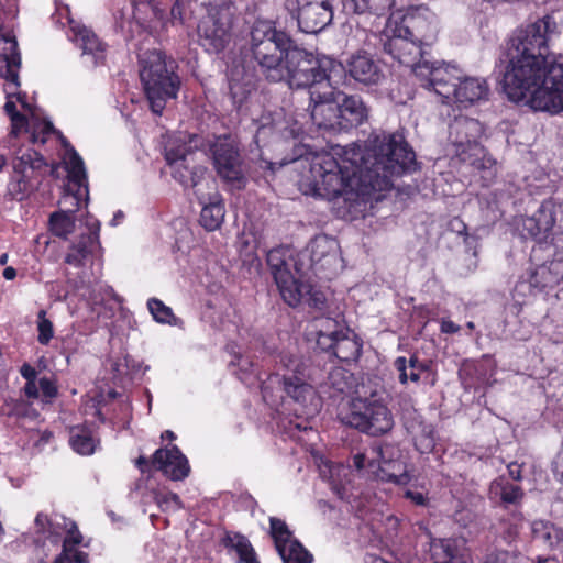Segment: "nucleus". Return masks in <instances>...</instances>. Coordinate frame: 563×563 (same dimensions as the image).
Wrapping results in <instances>:
<instances>
[{
	"instance_id": "f257e3e1",
	"label": "nucleus",
	"mask_w": 563,
	"mask_h": 563,
	"mask_svg": "<svg viewBox=\"0 0 563 563\" xmlns=\"http://www.w3.org/2000/svg\"><path fill=\"white\" fill-rule=\"evenodd\" d=\"M295 161L309 166L310 191L327 200L342 199L349 213L366 203L373 191L388 190L393 178L416 169V155L399 133L372 134L364 145L314 151L295 146Z\"/></svg>"
},
{
	"instance_id": "f03ea898",
	"label": "nucleus",
	"mask_w": 563,
	"mask_h": 563,
	"mask_svg": "<svg viewBox=\"0 0 563 563\" xmlns=\"http://www.w3.org/2000/svg\"><path fill=\"white\" fill-rule=\"evenodd\" d=\"M556 30L550 15L538 19L514 32L507 42V66L503 76V90L514 102L531 99L561 54L550 51L549 37Z\"/></svg>"
},
{
	"instance_id": "7ed1b4c3",
	"label": "nucleus",
	"mask_w": 563,
	"mask_h": 563,
	"mask_svg": "<svg viewBox=\"0 0 563 563\" xmlns=\"http://www.w3.org/2000/svg\"><path fill=\"white\" fill-rule=\"evenodd\" d=\"M0 42L5 45L3 53L0 54V76L7 80L8 100L4 110L11 119V135L15 137L25 135V139L32 144H44L49 136L55 134L60 139L63 135L55 130L53 123L30 108L24 100L25 95L16 93L20 86L21 57L15 38L3 35L0 37Z\"/></svg>"
},
{
	"instance_id": "20e7f679",
	"label": "nucleus",
	"mask_w": 563,
	"mask_h": 563,
	"mask_svg": "<svg viewBox=\"0 0 563 563\" xmlns=\"http://www.w3.org/2000/svg\"><path fill=\"white\" fill-rule=\"evenodd\" d=\"M416 71L421 86L433 90L443 103L468 108L488 99L489 88L486 80L465 76L457 66L444 63L426 64Z\"/></svg>"
},
{
	"instance_id": "39448f33",
	"label": "nucleus",
	"mask_w": 563,
	"mask_h": 563,
	"mask_svg": "<svg viewBox=\"0 0 563 563\" xmlns=\"http://www.w3.org/2000/svg\"><path fill=\"white\" fill-rule=\"evenodd\" d=\"M140 78L151 110L162 114L166 102L176 99L180 79L175 73L176 63L161 51H147L140 55Z\"/></svg>"
},
{
	"instance_id": "423d86ee",
	"label": "nucleus",
	"mask_w": 563,
	"mask_h": 563,
	"mask_svg": "<svg viewBox=\"0 0 563 563\" xmlns=\"http://www.w3.org/2000/svg\"><path fill=\"white\" fill-rule=\"evenodd\" d=\"M34 541L37 544L49 542L57 545L63 539L62 553L54 563H88V553L77 549L82 544L84 537L71 519L58 512H38L32 527Z\"/></svg>"
},
{
	"instance_id": "0eeeda50",
	"label": "nucleus",
	"mask_w": 563,
	"mask_h": 563,
	"mask_svg": "<svg viewBox=\"0 0 563 563\" xmlns=\"http://www.w3.org/2000/svg\"><path fill=\"white\" fill-rule=\"evenodd\" d=\"M339 66L335 59L314 56L295 44L280 66V78L273 81H286L291 88L318 90L329 84L331 73Z\"/></svg>"
},
{
	"instance_id": "6e6552de",
	"label": "nucleus",
	"mask_w": 563,
	"mask_h": 563,
	"mask_svg": "<svg viewBox=\"0 0 563 563\" xmlns=\"http://www.w3.org/2000/svg\"><path fill=\"white\" fill-rule=\"evenodd\" d=\"M295 42L271 21H256L251 31V53L261 73L269 81L282 76L280 66Z\"/></svg>"
},
{
	"instance_id": "1a4fd4ad",
	"label": "nucleus",
	"mask_w": 563,
	"mask_h": 563,
	"mask_svg": "<svg viewBox=\"0 0 563 563\" xmlns=\"http://www.w3.org/2000/svg\"><path fill=\"white\" fill-rule=\"evenodd\" d=\"M277 363L279 371L284 373L273 375L269 382L282 384L285 394L300 407L308 409V413L316 411L319 405L316 382L306 363L290 353H282Z\"/></svg>"
},
{
	"instance_id": "9d476101",
	"label": "nucleus",
	"mask_w": 563,
	"mask_h": 563,
	"mask_svg": "<svg viewBox=\"0 0 563 563\" xmlns=\"http://www.w3.org/2000/svg\"><path fill=\"white\" fill-rule=\"evenodd\" d=\"M200 137L186 133L168 140L165 146V159L172 167L174 179L184 187H197L203 179L206 168L200 165L192 164L194 150L198 148Z\"/></svg>"
},
{
	"instance_id": "9b49d317",
	"label": "nucleus",
	"mask_w": 563,
	"mask_h": 563,
	"mask_svg": "<svg viewBox=\"0 0 563 563\" xmlns=\"http://www.w3.org/2000/svg\"><path fill=\"white\" fill-rule=\"evenodd\" d=\"M340 419L344 424L372 435L384 434L394 426L389 409L374 395L353 399L349 409L340 413Z\"/></svg>"
},
{
	"instance_id": "f8f14e48",
	"label": "nucleus",
	"mask_w": 563,
	"mask_h": 563,
	"mask_svg": "<svg viewBox=\"0 0 563 563\" xmlns=\"http://www.w3.org/2000/svg\"><path fill=\"white\" fill-rule=\"evenodd\" d=\"M483 134V126L476 119L461 117L450 124V139L454 146L455 155L461 162L476 169L487 168L490 163L486 158L484 147L478 139Z\"/></svg>"
},
{
	"instance_id": "ddd939ff",
	"label": "nucleus",
	"mask_w": 563,
	"mask_h": 563,
	"mask_svg": "<svg viewBox=\"0 0 563 563\" xmlns=\"http://www.w3.org/2000/svg\"><path fill=\"white\" fill-rule=\"evenodd\" d=\"M64 146L63 164L67 172V183L59 200L63 211L75 214L81 205L87 206L89 199L88 179L85 164L74 147L60 136Z\"/></svg>"
},
{
	"instance_id": "4468645a",
	"label": "nucleus",
	"mask_w": 563,
	"mask_h": 563,
	"mask_svg": "<svg viewBox=\"0 0 563 563\" xmlns=\"http://www.w3.org/2000/svg\"><path fill=\"white\" fill-rule=\"evenodd\" d=\"M385 35L387 40L384 43V51L399 64L410 67L418 78L417 68L421 65L430 64L427 60L420 62L423 54V45L409 34L400 32L399 26L396 25L395 18H390L387 21Z\"/></svg>"
},
{
	"instance_id": "2eb2a0df",
	"label": "nucleus",
	"mask_w": 563,
	"mask_h": 563,
	"mask_svg": "<svg viewBox=\"0 0 563 563\" xmlns=\"http://www.w3.org/2000/svg\"><path fill=\"white\" fill-rule=\"evenodd\" d=\"M252 124L255 131L254 141L258 147L279 139H296L303 132L298 120L286 118L282 111L263 113L253 119Z\"/></svg>"
},
{
	"instance_id": "dca6fc26",
	"label": "nucleus",
	"mask_w": 563,
	"mask_h": 563,
	"mask_svg": "<svg viewBox=\"0 0 563 563\" xmlns=\"http://www.w3.org/2000/svg\"><path fill=\"white\" fill-rule=\"evenodd\" d=\"M552 63V69L527 104L536 111L558 114L563 112V56Z\"/></svg>"
},
{
	"instance_id": "f3484780",
	"label": "nucleus",
	"mask_w": 563,
	"mask_h": 563,
	"mask_svg": "<svg viewBox=\"0 0 563 563\" xmlns=\"http://www.w3.org/2000/svg\"><path fill=\"white\" fill-rule=\"evenodd\" d=\"M375 456H379V462L369 463L371 475L382 482H388L396 485H407L411 481L406 462L402 460L401 452L391 445L372 448Z\"/></svg>"
},
{
	"instance_id": "a211bd4d",
	"label": "nucleus",
	"mask_w": 563,
	"mask_h": 563,
	"mask_svg": "<svg viewBox=\"0 0 563 563\" xmlns=\"http://www.w3.org/2000/svg\"><path fill=\"white\" fill-rule=\"evenodd\" d=\"M396 25L400 32L409 34L423 46L431 45L439 33L435 13L424 5L409 8L399 20L396 19Z\"/></svg>"
},
{
	"instance_id": "6ab92c4d",
	"label": "nucleus",
	"mask_w": 563,
	"mask_h": 563,
	"mask_svg": "<svg viewBox=\"0 0 563 563\" xmlns=\"http://www.w3.org/2000/svg\"><path fill=\"white\" fill-rule=\"evenodd\" d=\"M267 264L284 301L290 307L298 306L302 295L310 290L309 287L291 274L280 250L267 253Z\"/></svg>"
},
{
	"instance_id": "aec40b11",
	"label": "nucleus",
	"mask_w": 563,
	"mask_h": 563,
	"mask_svg": "<svg viewBox=\"0 0 563 563\" xmlns=\"http://www.w3.org/2000/svg\"><path fill=\"white\" fill-rule=\"evenodd\" d=\"M231 22L227 13L209 11L199 20V44L209 53H219L230 42Z\"/></svg>"
},
{
	"instance_id": "412c9836",
	"label": "nucleus",
	"mask_w": 563,
	"mask_h": 563,
	"mask_svg": "<svg viewBox=\"0 0 563 563\" xmlns=\"http://www.w3.org/2000/svg\"><path fill=\"white\" fill-rule=\"evenodd\" d=\"M310 117L319 129L340 131L339 102L330 82L310 91Z\"/></svg>"
},
{
	"instance_id": "4be33fe9",
	"label": "nucleus",
	"mask_w": 563,
	"mask_h": 563,
	"mask_svg": "<svg viewBox=\"0 0 563 563\" xmlns=\"http://www.w3.org/2000/svg\"><path fill=\"white\" fill-rule=\"evenodd\" d=\"M287 11L297 20L300 31L309 34L322 31L333 19L328 0H303L298 3V9Z\"/></svg>"
},
{
	"instance_id": "5701e85b",
	"label": "nucleus",
	"mask_w": 563,
	"mask_h": 563,
	"mask_svg": "<svg viewBox=\"0 0 563 563\" xmlns=\"http://www.w3.org/2000/svg\"><path fill=\"white\" fill-rule=\"evenodd\" d=\"M271 534L284 563H312V554L294 537L285 521L272 517Z\"/></svg>"
},
{
	"instance_id": "b1692460",
	"label": "nucleus",
	"mask_w": 563,
	"mask_h": 563,
	"mask_svg": "<svg viewBox=\"0 0 563 563\" xmlns=\"http://www.w3.org/2000/svg\"><path fill=\"white\" fill-rule=\"evenodd\" d=\"M214 167L221 178L229 183L242 179L240 155L229 137H219L211 145Z\"/></svg>"
},
{
	"instance_id": "393cba45",
	"label": "nucleus",
	"mask_w": 563,
	"mask_h": 563,
	"mask_svg": "<svg viewBox=\"0 0 563 563\" xmlns=\"http://www.w3.org/2000/svg\"><path fill=\"white\" fill-rule=\"evenodd\" d=\"M344 69L350 78L363 86H376L384 79L379 63L365 51L352 54L346 59Z\"/></svg>"
},
{
	"instance_id": "a878e982",
	"label": "nucleus",
	"mask_w": 563,
	"mask_h": 563,
	"mask_svg": "<svg viewBox=\"0 0 563 563\" xmlns=\"http://www.w3.org/2000/svg\"><path fill=\"white\" fill-rule=\"evenodd\" d=\"M556 223L555 208L552 201H543L530 217L522 219V230L538 242H548Z\"/></svg>"
},
{
	"instance_id": "bb28decb",
	"label": "nucleus",
	"mask_w": 563,
	"mask_h": 563,
	"mask_svg": "<svg viewBox=\"0 0 563 563\" xmlns=\"http://www.w3.org/2000/svg\"><path fill=\"white\" fill-rule=\"evenodd\" d=\"M153 464L173 481H181L190 472L187 457L176 445L156 450L153 455Z\"/></svg>"
},
{
	"instance_id": "cd10ccee",
	"label": "nucleus",
	"mask_w": 563,
	"mask_h": 563,
	"mask_svg": "<svg viewBox=\"0 0 563 563\" xmlns=\"http://www.w3.org/2000/svg\"><path fill=\"white\" fill-rule=\"evenodd\" d=\"M312 266L320 269H335L341 262L340 246L335 239L328 235H317L309 243Z\"/></svg>"
},
{
	"instance_id": "c85d7f7f",
	"label": "nucleus",
	"mask_w": 563,
	"mask_h": 563,
	"mask_svg": "<svg viewBox=\"0 0 563 563\" xmlns=\"http://www.w3.org/2000/svg\"><path fill=\"white\" fill-rule=\"evenodd\" d=\"M68 37L82 51V56L90 59L91 65L96 66L104 59L106 45L84 24H74Z\"/></svg>"
},
{
	"instance_id": "c756f323",
	"label": "nucleus",
	"mask_w": 563,
	"mask_h": 563,
	"mask_svg": "<svg viewBox=\"0 0 563 563\" xmlns=\"http://www.w3.org/2000/svg\"><path fill=\"white\" fill-rule=\"evenodd\" d=\"M340 108V130H347L363 123L367 117V109L363 101L355 97H344Z\"/></svg>"
},
{
	"instance_id": "7c9ffc66",
	"label": "nucleus",
	"mask_w": 563,
	"mask_h": 563,
	"mask_svg": "<svg viewBox=\"0 0 563 563\" xmlns=\"http://www.w3.org/2000/svg\"><path fill=\"white\" fill-rule=\"evenodd\" d=\"M394 367L398 372V379L401 385H407L409 382L419 383L422 373L430 369V363L419 360L413 354L409 358L398 356L394 361Z\"/></svg>"
},
{
	"instance_id": "2f4dec72",
	"label": "nucleus",
	"mask_w": 563,
	"mask_h": 563,
	"mask_svg": "<svg viewBox=\"0 0 563 563\" xmlns=\"http://www.w3.org/2000/svg\"><path fill=\"white\" fill-rule=\"evenodd\" d=\"M311 328L316 332L318 346L323 351H329L330 344L346 330L338 319L330 317L316 318Z\"/></svg>"
},
{
	"instance_id": "473e14b6",
	"label": "nucleus",
	"mask_w": 563,
	"mask_h": 563,
	"mask_svg": "<svg viewBox=\"0 0 563 563\" xmlns=\"http://www.w3.org/2000/svg\"><path fill=\"white\" fill-rule=\"evenodd\" d=\"M465 541L461 538L432 539L430 554L434 563H450L461 554Z\"/></svg>"
},
{
	"instance_id": "72a5a7b5",
	"label": "nucleus",
	"mask_w": 563,
	"mask_h": 563,
	"mask_svg": "<svg viewBox=\"0 0 563 563\" xmlns=\"http://www.w3.org/2000/svg\"><path fill=\"white\" fill-rule=\"evenodd\" d=\"M328 352L343 362L355 361L361 355L362 342L346 329L330 344Z\"/></svg>"
},
{
	"instance_id": "f704fd0d",
	"label": "nucleus",
	"mask_w": 563,
	"mask_h": 563,
	"mask_svg": "<svg viewBox=\"0 0 563 563\" xmlns=\"http://www.w3.org/2000/svg\"><path fill=\"white\" fill-rule=\"evenodd\" d=\"M523 497L519 485L510 483L505 476H498L489 485V498L505 505H516Z\"/></svg>"
},
{
	"instance_id": "c9c22d12",
	"label": "nucleus",
	"mask_w": 563,
	"mask_h": 563,
	"mask_svg": "<svg viewBox=\"0 0 563 563\" xmlns=\"http://www.w3.org/2000/svg\"><path fill=\"white\" fill-rule=\"evenodd\" d=\"M12 165L14 173L21 176L18 180V185L20 186L23 179L27 177L29 172L42 168L45 165V162L37 152L26 148L24 151L20 150L16 153Z\"/></svg>"
},
{
	"instance_id": "e433bc0d",
	"label": "nucleus",
	"mask_w": 563,
	"mask_h": 563,
	"mask_svg": "<svg viewBox=\"0 0 563 563\" xmlns=\"http://www.w3.org/2000/svg\"><path fill=\"white\" fill-rule=\"evenodd\" d=\"M342 4L347 13L380 15L395 4V0H343Z\"/></svg>"
},
{
	"instance_id": "4c0bfd02",
	"label": "nucleus",
	"mask_w": 563,
	"mask_h": 563,
	"mask_svg": "<svg viewBox=\"0 0 563 563\" xmlns=\"http://www.w3.org/2000/svg\"><path fill=\"white\" fill-rule=\"evenodd\" d=\"M69 444L80 455H90L95 452L98 441L90 429L84 426L70 428Z\"/></svg>"
},
{
	"instance_id": "58836bf2",
	"label": "nucleus",
	"mask_w": 563,
	"mask_h": 563,
	"mask_svg": "<svg viewBox=\"0 0 563 563\" xmlns=\"http://www.w3.org/2000/svg\"><path fill=\"white\" fill-rule=\"evenodd\" d=\"M224 206L217 197L202 207L200 223L208 231L218 229L224 220Z\"/></svg>"
},
{
	"instance_id": "ea45409f",
	"label": "nucleus",
	"mask_w": 563,
	"mask_h": 563,
	"mask_svg": "<svg viewBox=\"0 0 563 563\" xmlns=\"http://www.w3.org/2000/svg\"><path fill=\"white\" fill-rule=\"evenodd\" d=\"M49 227L54 235L67 238L75 230V214L67 211H56L49 217Z\"/></svg>"
},
{
	"instance_id": "a19ab883",
	"label": "nucleus",
	"mask_w": 563,
	"mask_h": 563,
	"mask_svg": "<svg viewBox=\"0 0 563 563\" xmlns=\"http://www.w3.org/2000/svg\"><path fill=\"white\" fill-rule=\"evenodd\" d=\"M227 541L228 545L235 551L238 563H260L254 549L245 537L234 534L233 537H228Z\"/></svg>"
},
{
	"instance_id": "79ce46f5",
	"label": "nucleus",
	"mask_w": 563,
	"mask_h": 563,
	"mask_svg": "<svg viewBox=\"0 0 563 563\" xmlns=\"http://www.w3.org/2000/svg\"><path fill=\"white\" fill-rule=\"evenodd\" d=\"M413 443L420 453H430L435 445L433 427L420 423L417 430L413 431Z\"/></svg>"
},
{
	"instance_id": "37998d69",
	"label": "nucleus",
	"mask_w": 563,
	"mask_h": 563,
	"mask_svg": "<svg viewBox=\"0 0 563 563\" xmlns=\"http://www.w3.org/2000/svg\"><path fill=\"white\" fill-rule=\"evenodd\" d=\"M147 308L153 316L154 320L159 323L174 324L175 316L172 308L167 307L163 301L156 298H151L147 301Z\"/></svg>"
},
{
	"instance_id": "c03bdc74",
	"label": "nucleus",
	"mask_w": 563,
	"mask_h": 563,
	"mask_svg": "<svg viewBox=\"0 0 563 563\" xmlns=\"http://www.w3.org/2000/svg\"><path fill=\"white\" fill-rule=\"evenodd\" d=\"M133 5V18L141 22L146 20L147 11H150L156 19L163 18V11L155 7L151 0H131Z\"/></svg>"
},
{
	"instance_id": "a18cd8bd",
	"label": "nucleus",
	"mask_w": 563,
	"mask_h": 563,
	"mask_svg": "<svg viewBox=\"0 0 563 563\" xmlns=\"http://www.w3.org/2000/svg\"><path fill=\"white\" fill-rule=\"evenodd\" d=\"M37 341L42 345H47L54 336L53 322L46 318L45 310H41L37 314Z\"/></svg>"
},
{
	"instance_id": "49530a36",
	"label": "nucleus",
	"mask_w": 563,
	"mask_h": 563,
	"mask_svg": "<svg viewBox=\"0 0 563 563\" xmlns=\"http://www.w3.org/2000/svg\"><path fill=\"white\" fill-rule=\"evenodd\" d=\"M342 473L345 475L347 468L341 464L325 463L323 468H321L322 476L331 482L333 489H335L338 494H340V488L338 487L339 481L336 477H340Z\"/></svg>"
},
{
	"instance_id": "de8ad7c7",
	"label": "nucleus",
	"mask_w": 563,
	"mask_h": 563,
	"mask_svg": "<svg viewBox=\"0 0 563 563\" xmlns=\"http://www.w3.org/2000/svg\"><path fill=\"white\" fill-rule=\"evenodd\" d=\"M253 88V85L251 80L244 82L243 85L240 84L239 79L235 78L234 75L230 78V92L232 96V99L235 102H242L246 96L251 92Z\"/></svg>"
},
{
	"instance_id": "09e8293b",
	"label": "nucleus",
	"mask_w": 563,
	"mask_h": 563,
	"mask_svg": "<svg viewBox=\"0 0 563 563\" xmlns=\"http://www.w3.org/2000/svg\"><path fill=\"white\" fill-rule=\"evenodd\" d=\"M156 501L158 506L165 511H176L183 508L179 496L172 492L158 494L156 496Z\"/></svg>"
},
{
	"instance_id": "8fccbe9b",
	"label": "nucleus",
	"mask_w": 563,
	"mask_h": 563,
	"mask_svg": "<svg viewBox=\"0 0 563 563\" xmlns=\"http://www.w3.org/2000/svg\"><path fill=\"white\" fill-rule=\"evenodd\" d=\"M57 19V22L62 25L68 24L69 25V33H73V25L74 24H81L78 21H75L70 15V9L67 4L64 3H56V12L54 15Z\"/></svg>"
},
{
	"instance_id": "3c124183",
	"label": "nucleus",
	"mask_w": 563,
	"mask_h": 563,
	"mask_svg": "<svg viewBox=\"0 0 563 563\" xmlns=\"http://www.w3.org/2000/svg\"><path fill=\"white\" fill-rule=\"evenodd\" d=\"M38 388H40L43 401L49 402L57 396V386L48 377L40 378Z\"/></svg>"
},
{
	"instance_id": "603ef678",
	"label": "nucleus",
	"mask_w": 563,
	"mask_h": 563,
	"mask_svg": "<svg viewBox=\"0 0 563 563\" xmlns=\"http://www.w3.org/2000/svg\"><path fill=\"white\" fill-rule=\"evenodd\" d=\"M549 272L554 275V283H559L563 279V247L555 252L554 257L550 263Z\"/></svg>"
},
{
	"instance_id": "864d4df0",
	"label": "nucleus",
	"mask_w": 563,
	"mask_h": 563,
	"mask_svg": "<svg viewBox=\"0 0 563 563\" xmlns=\"http://www.w3.org/2000/svg\"><path fill=\"white\" fill-rule=\"evenodd\" d=\"M86 256L87 250L85 246H74L71 251L66 255L65 262L75 267H79L84 264Z\"/></svg>"
},
{
	"instance_id": "5fc2aeb1",
	"label": "nucleus",
	"mask_w": 563,
	"mask_h": 563,
	"mask_svg": "<svg viewBox=\"0 0 563 563\" xmlns=\"http://www.w3.org/2000/svg\"><path fill=\"white\" fill-rule=\"evenodd\" d=\"M484 563H529V561L520 555L510 552H501L494 558L488 559Z\"/></svg>"
},
{
	"instance_id": "6e6d98bb",
	"label": "nucleus",
	"mask_w": 563,
	"mask_h": 563,
	"mask_svg": "<svg viewBox=\"0 0 563 563\" xmlns=\"http://www.w3.org/2000/svg\"><path fill=\"white\" fill-rule=\"evenodd\" d=\"M369 453H371V456L367 452L356 453L353 456V465L357 471L367 468L368 474H371L369 463L372 461H376V459L378 456H375L374 453L372 452V450L369 451Z\"/></svg>"
},
{
	"instance_id": "4d7b16f0",
	"label": "nucleus",
	"mask_w": 563,
	"mask_h": 563,
	"mask_svg": "<svg viewBox=\"0 0 563 563\" xmlns=\"http://www.w3.org/2000/svg\"><path fill=\"white\" fill-rule=\"evenodd\" d=\"M345 378H346V374L340 368H336L329 374V379L331 382V385L339 393H344L345 389L347 388L349 384Z\"/></svg>"
},
{
	"instance_id": "13d9d810",
	"label": "nucleus",
	"mask_w": 563,
	"mask_h": 563,
	"mask_svg": "<svg viewBox=\"0 0 563 563\" xmlns=\"http://www.w3.org/2000/svg\"><path fill=\"white\" fill-rule=\"evenodd\" d=\"M302 284H303V285H306V286H308L310 290H309L308 292H305V294L302 295L301 300H302L306 296H308L309 305H311V306H313V307H316V308H321V307L323 306V303H324V300H325V298H324L323 294H322V292H320V291H316V290H313V288H312V287H311V285H309V284H306V283H302Z\"/></svg>"
},
{
	"instance_id": "bf43d9fd",
	"label": "nucleus",
	"mask_w": 563,
	"mask_h": 563,
	"mask_svg": "<svg viewBox=\"0 0 563 563\" xmlns=\"http://www.w3.org/2000/svg\"><path fill=\"white\" fill-rule=\"evenodd\" d=\"M405 497L416 506H427L429 501L428 496L424 493L418 490L407 489L405 492Z\"/></svg>"
},
{
	"instance_id": "052dcab7",
	"label": "nucleus",
	"mask_w": 563,
	"mask_h": 563,
	"mask_svg": "<svg viewBox=\"0 0 563 563\" xmlns=\"http://www.w3.org/2000/svg\"><path fill=\"white\" fill-rule=\"evenodd\" d=\"M228 349H230V352L233 355V360H231L230 362L231 365L240 366L242 369H246V367L251 365L246 357H244L241 353L234 351L233 346H228Z\"/></svg>"
},
{
	"instance_id": "680f3d73",
	"label": "nucleus",
	"mask_w": 563,
	"mask_h": 563,
	"mask_svg": "<svg viewBox=\"0 0 563 563\" xmlns=\"http://www.w3.org/2000/svg\"><path fill=\"white\" fill-rule=\"evenodd\" d=\"M23 390L27 398L36 399L40 397V388L36 380L26 382Z\"/></svg>"
},
{
	"instance_id": "e2e57ef3",
	"label": "nucleus",
	"mask_w": 563,
	"mask_h": 563,
	"mask_svg": "<svg viewBox=\"0 0 563 563\" xmlns=\"http://www.w3.org/2000/svg\"><path fill=\"white\" fill-rule=\"evenodd\" d=\"M507 471L509 477H511L514 481H520L522 478L521 472H522V465L517 462H511L507 465Z\"/></svg>"
},
{
	"instance_id": "0e129e2a",
	"label": "nucleus",
	"mask_w": 563,
	"mask_h": 563,
	"mask_svg": "<svg viewBox=\"0 0 563 563\" xmlns=\"http://www.w3.org/2000/svg\"><path fill=\"white\" fill-rule=\"evenodd\" d=\"M20 374L23 378L26 379V382L36 380L37 372L30 364H23L20 368Z\"/></svg>"
},
{
	"instance_id": "69168bd1",
	"label": "nucleus",
	"mask_w": 563,
	"mask_h": 563,
	"mask_svg": "<svg viewBox=\"0 0 563 563\" xmlns=\"http://www.w3.org/2000/svg\"><path fill=\"white\" fill-rule=\"evenodd\" d=\"M460 330V327L457 324H455L453 321L451 320H442L441 322V331L443 333H456L459 332Z\"/></svg>"
},
{
	"instance_id": "338daca9",
	"label": "nucleus",
	"mask_w": 563,
	"mask_h": 563,
	"mask_svg": "<svg viewBox=\"0 0 563 563\" xmlns=\"http://www.w3.org/2000/svg\"><path fill=\"white\" fill-rule=\"evenodd\" d=\"M170 14L173 18V21L179 20L181 21V9H180V1L178 0L172 8Z\"/></svg>"
},
{
	"instance_id": "774afa93",
	"label": "nucleus",
	"mask_w": 563,
	"mask_h": 563,
	"mask_svg": "<svg viewBox=\"0 0 563 563\" xmlns=\"http://www.w3.org/2000/svg\"><path fill=\"white\" fill-rule=\"evenodd\" d=\"M3 277L7 280H13L16 277L15 268H13L11 266L5 267L4 271H3Z\"/></svg>"
}]
</instances>
